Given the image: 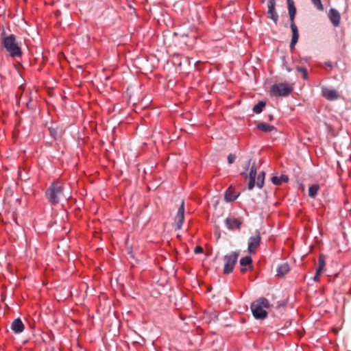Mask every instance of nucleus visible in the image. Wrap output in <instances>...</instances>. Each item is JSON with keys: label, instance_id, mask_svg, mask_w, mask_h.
<instances>
[{"label": "nucleus", "instance_id": "5701e85b", "mask_svg": "<svg viewBox=\"0 0 351 351\" xmlns=\"http://www.w3.org/2000/svg\"><path fill=\"white\" fill-rule=\"evenodd\" d=\"M325 261L322 256H320L318 259V267L317 268V273H322L325 267Z\"/></svg>", "mask_w": 351, "mask_h": 351}, {"label": "nucleus", "instance_id": "f3484780", "mask_svg": "<svg viewBox=\"0 0 351 351\" xmlns=\"http://www.w3.org/2000/svg\"><path fill=\"white\" fill-rule=\"evenodd\" d=\"M257 128L264 132H271L275 130V127L266 123H259Z\"/></svg>", "mask_w": 351, "mask_h": 351}, {"label": "nucleus", "instance_id": "c756f323", "mask_svg": "<svg viewBox=\"0 0 351 351\" xmlns=\"http://www.w3.org/2000/svg\"><path fill=\"white\" fill-rule=\"evenodd\" d=\"M350 293H351V289H350Z\"/></svg>", "mask_w": 351, "mask_h": 351}, {"label": "nucleus", "instance_id": "6e6552de", "mask_svg": "<svg viewBox=\"0 0 351 351\" xmlns=\"http://www.w3.org/2000/svg\"><path fill=\"white\" fill-rule=\"evenodd\" d=\"M267 14L276 24L278 21V15L276 11V0H267Z\"/></svg>", "mask_w": 351, "mask_h": 351}, {"label": "nucleus", "instance_id": "423d86ee", "mask_svg": "<svg viewBox=\"0 0 351 351\" xmlns=\"http://www.w3.org/2000/svg\"><path fill=\"white\" fill-rule=\"evenodd\" d=\"M239 256V252H233L224 256L223 260L225 264L223 267V274H228L233 271L234 265L237 262Z\"/></svg>", "mask_w": 351, "mask_h": 351}, {"label": "nucleus", "instance_id": "412c9836", "mask_svg": "<svg viewBox=\"0 0 351 351\" xmlns=\"http://www.w3.org/2000/svg\"><path fill=\"white\" fill-rule=\"evenodd\" d=\"M266 103L265 101H261L257 104H256L253 108V112L259 114L263 110V108L265 107Z\"/></svg>", "mask_w": 351, "mask_h": 351}, {"label": "nucleus", "instance_id": "ddd939ff", "mask_svg": "<svg viewBox=\"0 0 351 351\" xmlns=\"http://www.w3.org/2000/svg\"><path fill=\"white\" fill-rule=\"evenodd\" d=\"M11 328L15 333H20L24 330L25 326L21 319L18 318L12 323Z\"/></svg>", "mask_w": 351, "mask_h": 351}, {"label": "nucleus", "instance_id": "39448f33", "mask_svg": "<svg viewBox=\"0 0 351 351\" xmlns=\"http://www.w3.org/2000/svg\"><path fill=\"white\" fill-rule=\"evenodd\" d=\"M293 90L291 84L288 83H278L274 84L271 88V93L276 97L288 96Z\"/></svg>", "mask_w": 351, "mask_h": 351}, {"label": "nucleus", "instance_id": "1a4fd4ad", "mask_svg": "<svg viewBox=\"0 0 351 351\" xmlns=\"http://www.w3.org/2000/svg\"><path fill=\"white\" fill-rule=\"evenodd\" d=\"M322 95L329 101H335L339 97V93L336 90L327 87L322 88Z\"/></svg>", "mask_w": 351, "mask_h": 351}, {"label": "nucleus", "instance_id": "f8f14e48", "mask_svg": "<svg viewBox=\"0 0 351 351\" xmlns=\"http://www.w3.org/2000/svg\"><path fill=\"white\" fill-rule=\"evenodd\" d=\"M226 225L229 230H239L241 222L239 219L235 218H227L225 221Z\"/></svg>", "mask_w": 351, "mask_h": 351}, {"label": "nucleus", "instance_id": "f257e3e1", "mask_svg": "<svg viewBox=\"0 0 351 351\" xmlns=\"http://www.w3.org/2000/svg\"><path fill=\"white\" fill-rule=\"evenodd\" d=\"M1 46L12 58L22 57L21 43L17 40L14 34L8 35L3 30L1 34Z\"/></svg>", "mask_w": 351, "mask_h": 351}, {"label": "nucleus", "instance_id": "0eeeda50", "mask_svg": "<svg viewBox=\"0 0 351 351\" xmlns=\"http://www.w3.org/2000/svg\"><path fill=\"white\" fill-rule=\"evenodd\" d=\"M184 219V202L182 200L180 208L178 210L177 214L175 217L174 225L176 230L182 228V223Z\"/></svg>", "mask_w": 351, "mask_h": 351}, {"label": "nucleus", "instance_id": "4be33fe9", "mask_svg": "<svg viewBox=\"0 0 351 351\" xmlns=\"http://www.w3.org/2000/svg\"><path fill=\"white\" fill-rule=\"evenodd\" d=\"M265 172L264 171H262L258 175V177H257V180H256V186L258 187V188H262L264 185V180H265Z\"/></svg>", "mask_w": 351, "mask_h": 351}, {"label": "nucleus", "instance_id": "a878e982", "mask_svg": "<svg viewBox=\"0 0 351 351\" xmlns=\"http://www.w3.org/2000/svg\"><path fill=\"white\" fill-rule=\"evenodd\" d=\"M235 159H236V156H235V155H234V154H229V155H228V162H229L230 164H232V162H234V160H235Z\"/></svg>", "mask_w": 351, "mask_h": 351}, {"label": "nucleus", "instance_id": "9d476101", "mask_svg": "<svg viewBox=\"0 0 351 351\" xmlns=\"http://www.w3.org/2000/svg\"><path fill=\"white\" fill-rule=\"evenodd\" d=\"M261 237L259 232L254 236L251 237L248 242V252L250 254L255 253L257 247L259 246L261 243Z\"/></svg>", "mask_w": 351, "mask_h": 351}, {"label": "nucleus", "instance_id": "a211bd4d", "mask_svg": "<svg viewBox=\"0 0 351 351\" xmlns=\"http://www.w3.org/2000/svg\"><path fill=\"white\" fill-rule=\"evenodd\" d=\"M237 196L238 195L237 193L231 188H229L225 193V198L228 202H232L235 200Z\"/></svg>", "mask_w": 351, "mask_h": 351}, {"label": "nucleus", "instance_id": "9b49d317", "mask_svg": "<svg viewBox=\"0 0 351 351\" xmlns=\"http://www.w3.org/2000/svg\"><path fill=\"white\" fill-rule=\"evenodd\" d=\"M328 16L330 22L335 27H338L339 25L341 16L339 12L337 10L334 8L330 9Z\"/></svg>", "mask_w": 351, "mask_h": 351}, {"label": "nucleus", "instance_id": "aec40b11", "mask_svg": "<svg viewBox=\"0 0 351 351\" xmlns=\"http://www.w3.org/2000/svg\"><path fill=\"white\" fill-rule=\"evenodd\" d=\"M319 189V186L317 184H313L308 189L309 197L314 198L316 197L317 192Z\"/></svg>", "mask_w": 351, "mask_h": 351}, {"label": "nucleus", "instance_id": "cd10ccee", "mask_svg": "<svg viewBox=\"0 0 351 351\" xmlns=\"http://www.w3.org/2000/svg\"><path fill=\"white\" fill-rule=\"evenodd\" d=\"M322 274V273H317V271H316V273H315V276H314V277H313V280H314V281H315V282L319 281V277H320V276H321V274Z\"/></svg>", "mask_w": 351, "mask_h": 351}, {"label": "nucleus", "instance_id": "20e7f679", "mask_svg": "<svg viewBox=\"0 0 351 351\" xmlns=\"http://www.w3.org/2000/svg\"><path fill=\"white\" fill-rule=\"evenodd\" d=\"M269 307V301L265 298H260L251 304L252 314L258 319H264L267 317V312L265 308Z\"/></svg>", "mask_w": 351, "mask_h": 351}, {"label": "nucleus", "instance_id": "7ed1b4c3", "mask_svg": "<svg viewBox=\"0 0 351 351\" xmlns=\"http://www.w3.org/2000/svg\"><path fill=\"white\" fill-rule=\"evenodd\" d=\"M288 5V12L290 20V27L292 32V38L290 43V47L294 48L298 43L299 38V33L298 27L295 23V17L296 14V8L293 0H287Z\"/></svg>", "mask_w": 351, "mask_h": 351}, {"label": "nucleus", "instance_id": "f03ea898", "mask_svg": "<svg viewBox=\"0 0 351 351\" xmlns=\"http://www.w3.org/2000/svg\"><path fill=\"white\" fill-rule=\"evenodd\" d=\"M46 196L53 205H56L63 199L67 198L64 193L63 184L58 181L53 182L48 188L46 191Z\"/></svg>", "mask_w": 351, "mask_h": 351}, {"label": "nucleus", "instance_id": "bb28decb", "mask_svg": "<svg viewBox=\"0 0 351 351\" xmlns=\"http://www.w3.org/2000/svg\"><path fill=\"white\" fill-rule=\"evenodd\" d=\"M202 252H203V248L201 246H196L194 250V252L195 254L202 253Z\"/></svg>", "mask_w": 351, "mask_h": 351}, {"label": "nucleus", "instance_id": "2eb2a0df", "mask_svg": "<svg viewBox=\"0 0 351 351\" xmlns=\"http://www.w3.org/2000/svg\"><path fill=\"white\" fill-rule=\"evenodd\" d=\"M252 258L250 256H245L241 258L240 260V264L242 267L247 266L249 268L252 267ZM247 270L246 268L242 267L241 269V271L244 273Z\"/></svg>", "mask_w": 351, "mask_h": 351}, {"label": "nucleus", "instance_id": "393cba45", "mask_svg": "<svg viewBox=\"0 0 351 351\" xmlns=\"http://www.w3.org/2000/svg\"><path fill=\"white\" fill-rule=\"evenodd\" d=\"M311 2L319 10H323V5L321 2V0H311Z\"/></svg>", "mask_w": 351, "mask_h": 351}, {"label": "nucleus", "instance_id": "dca6fc26", "mask_svg": "<svg viewBox=\"0 0 351 351\" xmlns=\"http://www.w3.org/2000/svg\"><path fill=\"white\" fill-rule=\"evenodd\" d=\"M289 264L287 263H284L278 267L277 274L279 276H283L289 272Z\"/></svg>", "mask_w": 351, "mask_h": 351}, {"label": "nucleus", "instance_id": "4468645a", "mask_svg": "<svg viewBox=\"0 0 351 351\" xmlns=\"http://www.w3.org/2000/svg\"><path fill=\"white\" fill-rule=\"evenodd\" d=\"M256 176V168L254 165L251 167L250 174H249V183H248V189L252 190L255 186V180Z\"/></svg>", "mask_w": 351, "mask_h": 351}, {"label": "nucleus", "instance_id": "c85d7f7f", "mask_svg": "<svg viewBox=\"0 0 351 351\" xmlns=\"http://www.w3.org/2000/svg\"><path fill=\"white\" fill-rule=\"evenodd\" d=\"M49 131H50L51 134V135H53V134H54V131H53V130H52V129H49Z\"/></svg>", "mask_w": 351, "mask_h": 351}, {"label": "nucleus", "instance_id": "b1692460", "mask_svg": "<svg viewBox=\"0 0 351 351\" xmlns=\"http://www.w3.org/2000/svg\"><path fill=\"white\" fill-rule=\"evenodd\" d=\"M296 71L302 74V77L304 80H306L308 78L307 70L305 68L297 66Z\"/></svg>", "mask_w": 351, "mask_h": 351}, {"label": "nucleus", "instance_id": "6ab92c4d", "mask_svg": "<svg viewBox=\"0 0 351 351\" xmlns=\"http://www.w3.org/2000/svg\"><path fill=\"white\" fill-rule=\"evenodd\" d=\"M289 178L287 176L282 175L281 176H274L271 178V182L275 185H280L282 182H288Z\"/></svg>", "mask_w": 351, "mask_h": 351}]
</instances>
